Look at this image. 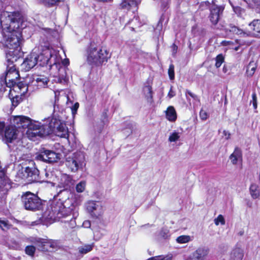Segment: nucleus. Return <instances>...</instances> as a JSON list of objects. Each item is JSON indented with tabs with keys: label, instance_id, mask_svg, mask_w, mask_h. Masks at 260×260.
<instances>
[{
	"label": "nucleus",
	"instance_id": "1",
	"mask_svg": "<svg viewBox=\"0 0 260 260\" xmlns=\"http://www.w3.org/2000/svg\"><path fill=\"white\" fill-rule=\"evenodd\" d=\"M3 30L0 46L9 49L6 52L8 62H14L18 58L22 43L21 29L25 28L22 16L18 12H3L0 17Z\"/></svg>",
	"mask_w": 260,
	"mask_h": 260
},
{
	"label": "nucleus",
	"instance_id": "2",
	"mask_svg": "<svg viewBox=\"0 0 260 260\" xmlns=\"http://www.w3.org/2000/svg\"><path fill=\"white\" fill-rule=\"evenodd\" d=\"M10 122L16 128H27L26 136L31 140H34L37 137L48 135L52 133L62 138H66L69 135L66 124L59 116L52 118L48 126L41 125L40 123L34 121L28 117L23 115L12 116Z\"/></svg>",
	"mask_w": 260,
	"mask_h": 260
},
{
	"label": "nucleus",
	"instance_id": "3",
	"mask_svg": "<svg viewBox=\"0 0 260 260\" xmlns=\"http://www.w3.org/2000/svg\"><path fill=\"white\" fill-rule=\"evenodd\" d=\"M60 60L61 57L58 54V52L53 48H49L44 49L38 57V62H40V66L49 64L58 68L57 74L54 76V81L63 83L66 82V73L65 68L60 67L59 64Z\"/></svg>",
	"mask_w": 260,
	"mask_h": 260
},
{
	"label": "nucleus",
	"instance_id": "4",
	"mask_svg": "<svg viewBox=\"0 0 260 260\" xmlns=\"http://www.w3.org/2000/svg\"><path fill=\"white\" fill-rule=\"evenodd\" d=\"M67 201L63 203L60 200L54 199L52 201L47 210L44 213L41 221H36L34 224H38L41 222L49 220H56L58 219L69 215L72 208H67Z\"/></svg>",
	"mask_w": 260,
	"mask_h": 260
},
{
	"label": "nucleus",
	"instance_id": "5",
	"mask_svg": "<svg viewBox=\"0 0 260 260\" xmlns=\"http://www.w3.org/2000/svg\"><path fill=\"white\" fill-rule=\"evenodd\" d=\"M10 88L9 97L12 104L16 107L22 99V96L27 92L28 86L22 82L13 83L11 86H7Z\"/></svg>",
	"mask_w": 260,
	"mask_h": 260
},
{
	"label": "nucleus",
	"instance_id": "6",
	"mask_svg": "<svg viewBox=\"0 0 260 260\" xmlns=\"http://www.w3.org/2000/svg\"><path fill=\"white\" fill-rule=\"evenodd\" d=\"M110 58L109 52L105 48H96L91 45L88 51L87 60L90 63L100 64Z\"/></svg>",
	"mask_w": 260,
	"mask_h": 260
},
{
	"label": "nucleus",
	"instance_id": "7",
	"mask_svg": "<svg viewBox=\"0 0 260 260\" xmlns=\"http://www.w3.org/2000/svg\"><path fill=\"white\" fill-rule=\"evenodd\" d=\"M22 136V133L11 124L5 127L1 139L4 143L9 145L20 142Z\"/></svg>",
	"mask_w": 260,
	"mask_h": 260
},
{
	"label": "nucleus",
	"instance_id": "8",
	"mask_svg": "<svg viewBox=\"0 0 260 260\" xmlns=\"http://www.w3.org/2000/svg\"><path fill=\"white\" fill-rule=\"evenodd\" d=\"M84 161V154L82 152L72 154L66 158V165L72 172H76L82 167Z\"/></svg>",
	"mask_w": 260,
	"mask_h": 260
},
{
	"label": "nucleus",
	"instance_id": "9",
	"mask_svg": "<svg viewBox=\"0 0 260 260\" xmlns=\"http://www.w3.org/2000/svg\"><path fill=\"white\" fill-rule=\"evenodd\" d=\"M22 200L25 208L27 210L38 209L41 205L40 199L36 195L30 192L24 194L22 197Z\"/></svg>",
	"mask_w": 260,
	"mask_h": 260
},
{
	"label": "nucleus",
	"instance_id": "10",
	"mask_svg": "<svg viewBox=\"0 0 260 260\" xmlns=\"http://www.w3.org/2000/svg\"><path fill=\"white\" fill-rule=\"evenodd\" d=\"M86 208L90 216L95 219H100L104 212L102 204L97 201H88L86 203Z\"/></svg>",
	"mask_w": 260,
	"mask_h": 260
},
{
	"label": "nucleus",
	"instance_id": "11",
	"mask_svg": "<svg viewBox=\"0 0 260 260\" xmlns=\"http://www.w3.org/2000/svg\"><path fill=\"white\" fill-rule=\"evenodd\" d=\"M250 29H252L253 31H249L248 33L243 32L242 30L238 28L236 26H232L230 31L234 34L245 36H259L260 35V20H254L249 24Z\"/></svg>",
	"mask_w": 260,
	"mask_h": 260
},
{
	"label": "nucleus",
	"instance_id": "12",
	"mask_svg": "<svg viewBox=\"0 0 260 260\" xmlns=\"http://www.w3.org/2000/svg\"><path fill=\"white\" fill-rule=\"evenodd\" d=\"M36 158L39 160L52 163L56 162L60 159V154L52 150L44 149Z\"/></svg>",
	"mask_w": 260,
	"mask_h": 260
},
{
	"label": "nucleus",
	"instance_id": "13",
	"mask_svg": "<svg viewBox=\"0 0 260 260\" xmlns=\"http://www.w3.org/2000/svg\"><path fill=\"white\" fill-rule=\"evenodd\" d=\"M13 63V62H10ZM20 75L15 65L10 64L8 66L5 76V82L7 86H11L18 79Z\"/></svg>",
	"mask_w": 260,
	"mask_h": 260
},
{
	"label": "nucleus",
	"instance_id": "14",
	"mask_svg": "<svg viewBox=\"0 0 260 260\" xmlns=\"http://www.w3.org/2000/svg\"><path fill=\"white\" fill-rule=\"evenodd\" d=\"M216 0H213L212 4L210 7V13L209 16L211 22L213 24H216L222 14L224 10V7L222 6H218L215 4Z\"/></svg>",
	"mask_w": 260,
	"mask_h": 260
},
{
	"label": "nucleus",
	"instance_id": "15",
	"mask_svg": "<svg viewBox=\"0 0 260 260\" xmlns=\"http://www.w3.org/2000/svg\"><path fill=\"white\" fill-rule=\"evenodd\" d=\"M38 54L35 52L28 55L20 65L21 69L25 72L33 68L38 62Z\"/></svg>",
	"mask_w": 260,
	"mask_h": 260
},
{
	"label": "nucleus",
	"instance_id": "16",
	"mask_svg": "<svg viewBox=\"0 0 260 260\" xmlns=\"http://www.w3.org/2000/svg\"><path fill=\"white\" fill-rule=\"evenodd\" d=\"M39 170L35 167H27L24 171L22 170L21 173L22 179H27L29 182L36 181L39 175Z\"/></svg>",
	"mask_w": 260,
	"mask_h": 260
},
{
	"label": "nucleus",
	"instance_id": "17",
	"mask_svg": "<svg viewBox=\"0 0 260 260\" xmlns=\"http://www.w3.org/2000/svg\"><path fill=\"white\" fill-rule=\"evenodd\" d=\"M208 254L207 249L199 248L191 253L186 260H205Z\"/></svg>",
	"mask_w": 260,
	"mask_h": 260
},
{
	"label": "nucleus",
	"instance_id": "18",
	"mask_svg": "<svg viewBox=\"0 0 260 260\" xmlns=\"http://www.w3.org/2000/svg\"><path fill=\"white\" fill-rule=\"evenodd\" d=\"M73 183L72 177L69 175L64 174L61 175L58 186L63 190H67L71 187Z\"/></svg>",
	"mask_w": 260,
	"mask_h": 260
},
{
	"label": "nucleus",
	"instance_id": "19",
	"mask_svg": "<svg viewBox=\"0 0 260 260\" xmlns=\"http://www.w3.org/2000/svg\"><path fill=\"white\" fill-rule=\"evenodd\" d=\"M39 246L42 247L43 250L48 251L50 248H56L57 247L58 243L56 241L42 239L38 241Z\"/></svg>",
	"mask_w": 260,
	"mask_h": 260
},
{
	"label": "nucleus",
	"instance_id": "20",
	"mask_svg": "<svg viewBox=\"0 0 260 260\" xmlns=\"http://www.w3.org/2000/svg\"><path fill=\"white\" fill-rule=\"evenodd\" d=\"M140 3L139 0H122L119 4V8L129 11L132 8H136Z\"/></svg>",
	"mask_w": 260,
	"mask_h": 260
},
{
	"label": "nucleus",
	"instance_id": "21",
	"mask_svg": "<svg viewBox=\"0 0 260 260\" xmlns=\"http://www.w3.org/2000/svg\"><path fill=\"white\" fill-rule=\"evenodd\" d=\"M243 256V250L240 247H236L231 252L230 260H242Z\"/></svg>",
	"mask_w": 260,
	"mask_h": 260
},
{
	"label": "nucleus",
	"instance_id": "22",
	"mask_svg": "<svg viewBox=\"0 0 260 260\" xmlns=\"http://www.w3.org/2000/svg\"><path fill=\"white\" fill-rule=\"evenodd\" d=\"M48 81L49 80L47 77L40 75L35 76L32 83L39 87H45L47 85Z\"/></svg>",
	"mask_w": 260,
	"mask_h": 260
},
{
	"label": "nucleus",
	"instance_id": "23",
	"mask_svg": "<svg viewBox=\"0 0 260 260\" xmlns=\"http://www.w3.org/2000/svg\"><path fill=\"white\" fill-rule=\"evenodd\" d=\"M230 159L234 165L237 164L239 161H241L242 153L241 149L236 147L233 153L230 155Z\"/></svg>",
	"mask_w": 260,
	"mask_h": 260
},
{
	"label": "nucleus",
	"instance_id": "24",
	"mask_svg": "<svg viewBox=\"0 0 260 260\" xmlns=\"http://www.w3.org/2000/svg\"><path fill=\"white\" fill-rule=\"evenodd\" d=\"M166 117L170 122H174L177 119V113L174 107L169 106L166 111Z\"/></svg>",
	"mask_w": 260,
	"mask_h": 260
},
{
	"label": "nucleus",
	"instance_id": "25",
	"mask_svg": "<svg viewBox=\"0 0 260 260\" xmlns=\"http://www.w3.org/2000/svg\"><path fill=\"white\" fill-rule=\"evenodd\" d=\"M249 192L253 199H258L260 196V190L258 185L255 183H251L249 187Z\"/></svg>",
	"mask_w": 260,
	"mask_h": 260
},
{
	"label": "nucleus",
	"instance_id": "26",
	"mask_svg": "<svg viewBox=\"0 0 260 260\" xmlns=\"http://www.w3.org/2000/svg\"><path fill=\"white\" fill-rule=\"evenodd\" d=\"M143 92L147 101L151 102L152 100V91L151 87L149 85L145 86L143 88Z\"/></svg>",
	"mask_w": 260,
	"mask_h": 260
},
{
	"label": "nucleus",
	"instance_id": "27",
	"mask_svg": "<svg viewBox=\"0 0 260 260\" xmlns=\"http://www.w3.org/2000/svg\"><path fill=\"white\" fill-rule=\"evenodd\" d=\"M193 237L189 235H181L176 238V242L178 244H186L191 241Z\"/></svg>",
	"mask_w": 260,
	"mask_h": 260
},
{
	"label": "nucleus",
	"instance_id": "28",
	"mask_svg": "<svg viewBox=\"0 0 260 260\" xmlns=\"http://www.w3.org/2000/svg\"><path fill=\"white\" fill-rule=\"evenodd\" d=\"M256 67V63L254 61H250L247 68L246 74L247 76H252L255 73Z\"/></svg>",
	"mask_w": 260,
	"mask_h": 260
},
{
	"label": "nucleus",
	"instance_id": "29",
	"mask_svg": "<svg viewBox=\"0 0 260 260\" xmlns=\"http://www.w3.org/2000/svg\"><path fill=\"white\" fill-rule=\"evenodd\" d=\"M180 137V134L176 131H174L170 133L168 140L170 142H175L179 140Z\"/></svg>",
	"mask_w": 260,
	"mask_h": 260
},
{
	"label": "nucleus",
	"instance_id": "30",
	"mask_svg": "<svg viewBox=\"0 0 260 260\" xmlns=\"http://www.w3.org/2000/svg\"><path fill=\"white\" fill-rule=\"evenodd\" d=\"M86 182L85 181H81L77 184L76 190L78 193L83 192L86 188Z\"/></svg>",
	"mask_w": 260,
	"mask_h": 260
},
{
	"label": "nucleus",
	"instance_id": "31",
	"mask_svg": "<svg viewBox=\"0 0 260 260\" xmlns=\"http://www.w3.org/2000/svg\"><path fill=\"white\" fill-rule=\"evenodd\" d=\"M92 248L93 244H87L80 247L79 248V250L81 253L85 254L90 251L92 249Z\"/></svg>",
	"mask_w": 260,
	"mask_h": 260
},
{
	"label": "nucleus",
	"instance_id": "32",
	"mask_svg": "<svg viewBox=\"0 0 260 260\" xmlns=\"http://www.w3.org/2000/svg\"><path fill=\"white\" fill-rule=\"evenodd\" d=\"M214 222L215 224L217 226L219 224L222 225H224L225 223L224 217L221 214L218 215V216L214 219Z\"/></svg>",
	"mask_w": 260,
	"mask_h": 260
},
{
	"label": "nucleus",
	"instance_id": "33",
	"mask_svg": "<svg viewBox=\"0 0 260 260\" xmlns=\"http://www.w3.org/2000/svg\"><path fill=\"white\" fill-rule=\"evenodd\" d=\"M39 2L45 5H53L57 3L63 2L64 0H38Z\"/></svg>",
	"mask_w": 260,
	"mask_h": 260
},
{
	"label": "nucleus",
	"instance_id": "34",
	"mask_svg": "<svg viewBox=\"0 0 260 260\" xmlns=\"http://www.w3.org/2000/svg\"><path fill=\"white\" fill-rule=\"evenodd\" d=\"M92 230L93 231L94 239L95 240H100L103 236L102 234L100 233V228H93Z\"/></svg>",
	"mask_w": 260,
	"mask_h": 260
},
{
	"label": "nucleus",
	"instance_id": "35",
	"mask_svg": "<svg viewBox=\"0 0 260 260\" xmlns=\"http://www.w3.org/2000/svg\"><path fill=\"white\" fill-rule=\"evenodd\" d=\"M159 235L164 239H168L170 236L169 230L167 229H162L160 232Z\"/></svg>",
	"mask_w": 260,
	"mask_h": 260
},
{
	"label": "nucleus",
	"instance_id": "36",
	"mask_svg": "<svg viewBox=\"0 0 260 260\" xmlns=\"http://www.w3.org/2000/svg\"><path fill=\"white\" fill-rule=\"evenodd\" d=\"M224 61V57L222 54H219L216 57L215 66L216 68H219Z\"/></svg>",
	"mask_w": 260,
	"mask_h": 260
},
{
	"label": "nucleus",
	"instance_id": "37",
	"mask_svg": "<svg viewBox=\"0 0 260 260\" xmlns=\"http://www.w3.org/2000/svg\"><path fill=\"white\" fill-rule=\"evenodd\" d=\"M36 250L35 247L33 246H27L25 248V252L27 254L32 256L34 255Z\"/></svg>",
	"mask_w": 260,
	"mask_h": 260
},
{
	"label": "nucleus",
	"instance_id": "38",
	"mask_svg": "<svg viewBox=\"0 0 260 260\" xmlns=\"http://www.w3.org/2000/svg\"><path fill=\"white\" fill-rule=\"evenodd\" d=\"M74 204L75 206L79 205L82 201V197L81 195L75 194L74 195Z\"/></svg>",
	"mask_w": 260,
	"mask_h": 260
},
{
	"label": "nucleus",
	"instance_id": "39",
	"mask_svg": "<svg viewBox=\"0 0 260 260\" xmlns=\"http://www.w3.org/2000/svg\"><path fill=\"white\" fill-rule=\"evenodd\" d=\"M168 74L169 78L171 80L174 79V66L173 64H170L168 70Z\"/></svg>",
	"mask_w": 260,
	"mask_h": 260
},
{
	"label": "nucleus",
	"instance_id": "40",
	"mask_svg": "<svg viewBox=\"0 0 260 260\" xmlns=\"http://www.w3.org/2000/svg\"><path fill=\"white\" fill-rule=\"evenodd\" d=\"M250 102L252 104L254 109H256L257 108V98L255 92L252 94V100Z\"/></svg>",
	"mask_w": 260,
	"mask_h": 260
},
{
	"label": "nucleus",
	"instance_id": "41",
	"mask_svg": "<svg viewBox=\"0 0 260 260\" xmlns=\"http://www.w3.org/2000/svg\"><path fill=\"white\" fill-rule=\"evenodd\" d=\"M9 224L5 220H3L0 219V228L3 230H5L9 228Z\"/></svg>",
	"mask_w": 260,
	"mask_h": 260
},
{
	"label": "nucleus",
	"instance_id": "42",
	"mask_svg": "<svg viewBox=\"0 0 260 260\" xmlns=\"http://www.w3.org/2000/svg\"><path fill=\"white\" fill-rule=\"evenodd\" d=\"M200 117L202 120H206L208 117L207 112L203 110H201L200 112Z\"/></svg>",
	"mask_w": 260,
	"mask_h": 260
},
{
	"label": "nucleus",
	"instance_id": "43",
	"mask_svg": "<svg viewBox=\"0 0 260 260\" xmlns=\"http://www.w3.org/2000/svg\"><path fill=\"white\" fill-rule=\"evenodd\" d=\"M5 127V122L0 121V138H1L2 134L4 133Z\"/></svg>",
	"mask_w": 260,
	"mask_h": 260
},
{
	"label": "nucleus",
	"instance_id": "44",
	"mask_svg": "<svg viewBox=\"0 0 260 260\" xmlns=\"http://www.w3.org/2000/svg\"><path fill=\"white\" fill-rule=\"evenodd\" d=\"M79 103H76L74 105V106L72 107L71 109H72V112L73 114H75L76 113L77 110L79 108Z\"/></svg>",
	"mask_w": 260,
	"mask_h": 260
},
{
	"label": "nucleus",
	"instance_id": "45",
	"mask_svg": "<svg viewBox=\"0 0 260 260\" xmlns=\"http://www.w3.org/2000/svg\"><path fill=\"white\" fill-rule=\"evenodd\" d=\"M91 225V223L90 221L89 220H85L83 222L82 226L85 228H90Z\"/></svg>",
	"mask_w": 260,
	"mask_h": 260
},
{
	"label": "nucleus",
	"instance_id": "46",
	"mask_svg": "<svg viewBox=\"0 0 260 260\" xmlns=\"http://www.w3.org/2000/svg\"><path fill=\"white\" fill-rule=\"evenodd\" d=\"M175 95V92L172 90V87H171V89L168 93V96L170 98H172Z\"/></svg>",
	"mask_w": 260,
	"mask_h": 260
},
{
	"label": "nucleus",
	"instance_id": "47",
	"mask_svg": "<svg viewBox=\"0 0 260 260\" xmlns=\"http://www.w3.org/2000/svg\"><path fill=\"white\" fill-rule=\"evenodd\" d=\"M186 94H188L191 98H192L194 99H196L197 98L196 95H195L194 94H193V93H192L191 91H190L189 90H186Z\"/></svg>",
	"mask_w": 260,
	"mask_h": 260
},
{
	"label": "nucleus",
	"instance_id": "48",
	"mask_svg": "<svg viewBox=\"0 0 260 260\" xmlns=\"http://www.w3.org/2000/svg\"><path fill=\"white\" fill-rule=\"evenodd\" d=\"M223 134L225 137V138L226 139H228L230 138V134L227 132V131H223Z\"/></svg>",
	"mask_w": 260,
	"mask_h": 260
},
{
	"label": "nucleus",
	"instance_id": "49",
	"mask_svg": "<svg viewBox=\"0 0 260 260\" xmlns=\"http://www.w3.org/2000/svg\"><path fill=\"white\" fill-rule=\"evenodd\" d=\"M60 61H62V63L64 65V66H67L69 64V60L68 59H66L64 60H63V61H62V60L61 59L60 62Z\"/></svg>",
	"mask_w": 260,
	"mask_h": 260
},
{
	"label": "nucleus",
	"instance_id": "50",
	"mask_svg": "<svg viewBox=\"0 0 260 260\" xmlns=\"http://www.w3.org/2000/svg\"><path fill=\"white\" fill-rule=\"evenodd\" d=\"M172 48H173V53L175 54L176 53L177 50V46L175 45V44H173L172 45Z\"/></svg>",
	"mask_w": 260,
	"mask_h": 260
},
{
	"label": "nucleus",
	"instance_id": "51",
	"mask_svg": "<svg viewBox=\"0 0 260 260\" xmlns=\"http://www.w3.org/2000/svg\"><path fill=\"white\" fill-rule=\"evenodd\" d=\"M253 3L257 5H259L260 4V0H251Z\"/></svg>",
	"mask_w": 260,
	"mask_h": 260
},
{
	"label": "nucleus",
	"instance_id": "52",
	"mask_svg": "<svg viewBox=\"0 0 260 260\" xmlns=\"http://www.w3.org/2000/svg\"><path fill=\"white\" fill-rule=\"evenodd\" d=\"M113 0H100V2H112Z\"/></svg>",
	"mask_w": 260,
	"mask_h": 260
},
{
	"label": "nucleus",
	"instance_id": "53",
	"mask_svg": "<svg viewBox=\"0 0 260 260\" xmlns=\"http://www.w3.org/2000/svg\"><path fill=\"white\" fill-rule=\"evenodd\" d=\"M205 4L207 6H209V5H210V3L208 1L205 2Z\"/></svg>",
	"mask_w": 260,
	"mask_h": 260
},
{
	"label": "nucleus",
	"instance_id": "54",
	"mask_svg": "<svg viewBox=\"0 0 260 260\" xmlns=\"http://www.w3.org/2000/svg\"><path fill=\"white\" fill-rule=\"evenodd\" d=\"M229 43L228 42H226V41H223L222 42V44L224 45H226V44Z\"/></svg>",
	"mask_w": 260,
	"mask_h": 260
},
{
	"label": "nucleus",
	"instance_id": "55",
	"mask_svg": "<svg viewBox=\"0 0 260 260\" xmlns=\"http://www.w3.org/2000/svg\"><path fill=\"white\" fill-rule=\"evenodd\" d=\"M54 94H55V98H56V96H57V92L56 91H54Z\"/></svg>",
	"mask_w": 260,
	"mask_h": 260
},
{
	"label": "nucleus",
	"instance_id": "56",
	"mask_svg": "<svg viewBox=\"0 0 260 260\" xmlns=\"http://www.w3.org/2000/svg\"><path fill=\"white\" fill-rule=\"evenodd\" d=\"M18 247V246L17 245H16L15 247H14V248L16 249Z\"/></svg>",
	"mask_w": 260,
	"mask_h": 260
},
{
	"label": "nucleus",
	"instance_id": "57",
	"mask_svg": "<svg viewBox=\"0 0 260 260\" xmlns=\"http://www.w3.org/2000/svg\"><path fill=\"white\" fill-rule=\"evenodd\" d=\"M30 163H31L32 165H34V161H31V162H30Z\"/></svg>",
	"mask_w": 260,
	"mask_h": 260
},
{
	"label": "nucleus",
	"instance_id": "58",
	"mask_svg": "<svg viewBox=\"0 0 260 260\" xmlns=\"http://www.w3.org/2000/svg\"><path fill=\"white\" fill-rule=\"evenodd\" d=\"M46 175L47 176H48V173H46Z\"/></svg>",
	"mask_w": 260,
	"mask_h": 260
},
{
	"label": "nucleus",
	"instance_id": "59",
	"mask_svg": "<svg viewBox=\"0 0 260 260\" xmlns=\"http://www.w3.org/2000/svg\"><path fill=\"white\" fill-rule=\"evenodd\" d=\"M2 5V3L0 2V5Z\"/></svg>",
	"mask_w": 260,
	"mask_h": 260
}]
</instances>
